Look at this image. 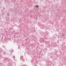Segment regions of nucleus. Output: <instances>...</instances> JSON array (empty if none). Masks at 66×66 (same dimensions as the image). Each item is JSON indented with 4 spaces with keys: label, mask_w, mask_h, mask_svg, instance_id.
<instances>
[{
    "label": "nucleus",
    "mask_w": 66,
    "mask_h": 66,
    "mask_svg": "<svg viewBox=\"0 0 66 66\" xmlns=\"http://www.w3.org/2000/svg\"><path fill=\"white\" fill-rule=\"evenodd\" d=\"M35 7H38V5L35 6Z\"/></svg>",
    "instance_id": "f257e3e1"
},
{
    "label": "nucleus",
    "mask_w": 66,
    "mask_h": 66,
    "mask_svg": "<svg viewBox=\"0 0 66 66\" xmlns=\"http://www.w3.org/2000/svg\"><path fill=\"white\" fill-rule=\"evenodd\" d=\"M58 38H59V37H58Z\"/></svg>",
    "instance_id": "f03ea898"
}]
</instances>
